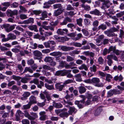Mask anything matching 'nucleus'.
I'll return each instance as SVG.
<instances>
[{
  "mask_svg": "<svg viewBox=\"0 0 124 124\" xmlns=\"http://www.w3.org/2000/svg\"><path fill=\"white\" fill-rule=\"evenodd\" d=\"M92 83H93L94 85L98 87L103 86V84L102 83H99L100 80L99 79L97 78H93L91 79Z\"/></svg>",
  "mask_w": 124,
  "mask_h": 124,
  "instance_id": "1",
  "label": "nucleus"
},
{
  "mask_svg": "<svg viewBox=\"0 0 124 124\" xmlns=\"http://www.w3.org/2000/svg\"><path fill=\"white\" fill-rule=\"evenodd\" d=\"M16 26V25H10L9 24H7L3 25L2 26L5 29L6 31L8 32L14 30Z\"/></svg>",
  "mask_w": 124,
  "mask_h": 124,
  "instance_id": "2",
  "label": "nucleus"
},
{
  "mask_svg": "<svg viewBox=\"0 0 124 124\" xmlns=\"http://www.w3.org/2000/svg\"><path fill=\"white\" fill-rule=\"evenodd\" d=\"M99 23V21L97 20H96L93 22L92 24L93 27L92 29L93 31L96 32L98 31L97 27L98 26Z\"/></svg>",
  "mask_w": 124,
  "mask_h": 124,
  "instance_id": "3",
  "label": "nucleus"
},
{
  "mask_svg": "<svg viewBox=\"0 0 124 124\" xmlns=\"http://www.w3.org/2000/svg\"><path fill=\"white\" fill-rule=\"evenodd\" d=\"M29 103L31 105L33 104H36L37 103L36 98L33 95L31 96L29 98Z\"/></svg>",
  "mask_w": 124,
  "mask_h": 124,
  "instance_id": "4",
  "label": "nucleus"
},
{
  "mask_svg": "<svg viewBox=\"0 0 124 124\" xmlns=\"http://www.w3.org/2000/svg\"><path fill=\"white\" fill-rule=\"evenodd\" d=\"M66 107H69V110L68 111V112L70 115H72L73 113H75L77 112V109L74 107H69L68 105H67Z\"/></svg>",
  "mask_w": 124,
  "mask_h": 124,
  "instance_id": "5",
  "label": "nucleus"
},
{
  "mask_svg": "<svg viewBox=\"0 0 124 124\" xmlns=\"http://www.w3.org/2000/svg\"><path fill=\"white\" fill-rule=\"evenodd\" d=\"M8 15L12 17L13 16L17 15L18 14V11L17 10H14L13 11L10 10H8L7 11Z\"/></svg>",
  "mask_w": 124,
  "mask_h": 124,
  "instance_id": "6",
  "label": "nucleus"
},
{
  "mask_svg": "<svg viewBox=\"0 0 124 124\" xmlns=\"http://www.w3.org/2000/svg\"><path fill=\"white\" fill-rule=\"evenodd\" d=\"M63 9L62 8H60L56 10H55L54 12V16H57L60 15L62 12Z\"/></svg>",
  "mask_w": 124,
  "mask_h": 124,
  "instance_id": "7",
  "label": "nucleus"
},
{
  "mask_svg": "<svg viewBox=\"0 0 124 124\" xmlns=\"http://www.w3.org/2000/svg\"><path fill=\"white\" fill-rule=\"evenodd\" d=\"M56 83L55 85L56 88L59 91H61L62 90L63 88L64 87V85H61V83Z\"/></svg>",
  "mask_w": 124,
  "mask_h": 124,
  "instance_id": "8",
  "label": "nucleus"
},
{
  "mask_svg": "<svg viewBox=\"0 0 124 124\" xmlns=\"http://www.w3.org/2000/svg\"><path fill=\"white\" fill-rule=\"evenodd\" d=\"M104 33L109 37H111L113 36H116V35L114 33H112L110 31V30L105 31H104Z\"/></svg>",
  "mask_w": 124,
  "mask_h": 124,
  "instance_id": "9",
  "label": "nucleus"
},
{
  "mask_svg": "<svg viewBox=\"0 0 124 124\" xmlns=\"http://www.w3.org/2000/svg\"><path fill=\"white\" fill-rule=\"evenodd\" d=\"M59 47L61 49L64 51H67L74 49L73 47H68L65 46H60Z\"/></svg>",
  "mask_w": 124,
  "mask_h": 124,
  "instance_id": "10",
  "label": "nucleus"
},
{
  "mask_svg": "<svg viewBox=\"0 0 124 124\" xmlns=\"http://www.w3.org/2000/svg\"><path fill=\"white\" fill-rule=\"evenodd\" d=\"M31 94L30 92H25L22 95L23 97L21 98V99L23 100L27 99V98L29 97Z\"/></svg>",
  "mask_w": 124,
  "mask_h": 124,
  "instance_id": "11",
  "label": "nucleus"
},
{
  "mask_svg": "<svg viewBox=\"0 0 124 124\" xmlns=\"http://www.w3.org/2000/svg\"><path fill=\"white\" fill-rule=\"evenodd\" d=\"M123 79V78L121 74H120L119 76L118 75L116 76L114 78V79L116 81L118 80L120 82L122 81Z\"/></svg>",
  "mask_w": 124,
  "mask_h": 124,
  "instance_id": "12",
  "label": "nucleus"
},
{
  "mask_svg": "<svg viewBox=\"0 0 124 124\" xmlns=\"http://www.w3.org/2000/svg\"><path fill=\"white\" fill-rule=\"evenodd\" d=\"M31 115L30 120H34L38 117V115L36 113L32 112L31 113Z\"/></svg>",
  "mask_w": 124,
  "mask_h": 124,
  "instance_id": "13",
  "label": "nucleus"
},
{
  "mask_svg": "<svg viewBox=\"0 0 124 124\" xmlns=\"http://www.w3.org/2000/svg\"><path fill=\"white\" fill-rule=\"evenodd\" d=\"M62 54V53L59 51L54 52L50 54V55H51L54 56H58L59 57H61Z\"/></svg>",
  "mask_w": 124,
  "mask_h": 124,
  "instance_id": "14",
  "label": "nucleus"
},
{
  "mask_svg": "<svg viewBox=\"0 0 124 124\" xmlns=\"http://www.w3.org/2000/svg\"><path fill=\"white\" fill-rule=\"evenodd\" d=\"M8 39L9 40H10L15 39L16 38V36L12 33H10L8 35Z\"/></svg>",
  "mask_w": 124,
  "mask_h": 124,
  "instance_id": "15",
  "label": "nucleus"
},
{
  "mask_svg": "<svg viewBox=\"0 0 124 124\" xmlns=\"http://www.w3.org/2000/svg\"><path fill=\"white\" fill-rule=\"evenodd\" d=\"M47 13L46 11H45L43 12L41 14L42 17L40 18V19L42 20H44L45 18L47 17Z\"/></svg>",
  "mask_w": 124,
  "mask_h": 124,
  "instance_id": "16",
  "label": "nucleus"
},
{
  "mask_svg": "<svg viewBox=\"0 0 124 124\" xmlns=\"http://www.w3.org/2000/svg\"><path fill=\"white\" fill-rule=\"evenodd\" d=\"M33 54L35 56L38 57H40L42 55V54L41 52L38 50L34 51Z\"/></svg>",
  "mask_w": 124,
  "mask_h": 124,
  "instance_id": "17",
  "label": "nucleus"
},
{
  "mask_svg": "<svg viewBox=\"0 0 124 124\" xmlns=\"http://www.w3.org/2000/svg\"><path fill=\"white\" fill-rule=\"evenodd\" d=\"M75 79L76 81L78 82H81L82 81L81 75L80 74H78L75 75Z\"/></svg>",
  "mask_w": 124,
  "mask_h": 124,
  "instance_id": "18",
  "label": "nucleus"
},
{
  "mask_svg": "<svg viewBox=\"0 0 124 124\" xmlns=\"http://www.w3.org/2000/svg\"><path fill=\"white\" fill-rule=\"evenodd\" d=\"M107 28L106 25L103 24H101L99 25L97 28L98 31V30L101 29L102 30H104L106 29Z\"/></svg>",
  "mask_w": 124,
  "mask_h": 124,
  "instance_id": "19",
  "label": "nucleus"
},
{
  "mask_svg": "<svg viewBox=\"0 0 124 124\" xmlns=\"http://www.w3.org/2000/svg\"><path fill=\"white\" fill-rule=\"evenodd\" d=\"M53 106L56 108H61L62 107V105L60 103H56L54 101L53 102Z\"/></svg>",
  "mask_w": 124,
  "mask_h": 124,
  "instance_id": "20",
  "label": "nucleus"
},
{
  "mask_svg": "<svg viewBox=\"0 0 124 124\" xmlns=\"http://www.w3.org/2000/svg\"><path fill=\"white\" fill-rule=\"evenodd\" d=\"M24 23L25 24L33 23L34 22V19L32 18H30L28 19L24 20Z\"/></svg>",
  "mask_w": 124,
  "mask_h": 124,
  "instance_id": "21",
  "label": "nucleus"
},
{
  "mask_svg": "<svg viewBox=\"0 0 124 124\" xmlns=\"http://www.w3.org/2000/svg\"><path fill=\"white\" fill-rule=\"evenodd\" d=\"M28 28L31 30H34L36 32H38V30L37 29V26L35 25L30 26L28 27Z\"/></svg>",
  "mask_w": 124,
  "mask_h": 124,
  "instance_id": "22",
  "label": "nucleus"
},
{
  "mask_svg": "<svg viewBox=\"0 0 124 124\" xmlns=\"http://www.w3.org/2000/svg\"><path fill=\"white\" fill-rule=\"evenodd\" d=\"M100 13L99 11L97 9H95L94 10L90 11L89 12V13L91 14L97 16L99 15Z\"/></svg>",
  "mask_w": 124,
  "mask_h": 124,
  "instance_id": "23",
  "label": "nucleus"
},
{
  "mask_svg": "<svg viewBox=\"0 0 124 124\" xmlns=\"http://www.w3.org/2000/svg\"><path fill=\"white\" fill-rule=\"evenodd\" d=\"M79 93L81 94L85 93L86 90V88L84 86H80L78 87Z\"/></svg>",
  "mask_w": 124,
  "mask_h": 124,
  "instance_id": "24",
  "label": "nucleus"
},
{
  "mask_svg": "<svg viewBox=\"0 0 124 124\" xmlns=\"http://www.w3.org/2000/svg\"><path fill=\"white\" fill-rule=\"evenodd\" d=\"M37 44L36 43H34L32 41L30 42V47L31 48L35 49L37 48Z\"/></svg>",
  "mask_w": 124,
  "mask_h": 124,
  "instance_id": "25",
  "label": "nucleus"
},
{
  "mask_svg": "<svg viewBox=\"0 0 124 124\" xmlns=\"http://www.w3.org/2000/svg\"><path fill=\"white\" fill-rule=\"evenodd\" d=\"M113 78L112 76L109 74H107L106 78V80L108 82H110L111 81V79Z\"/></svg>",
  "mask_w": 124,
  "mask_h": 124,
  "instance_id": "26",
  "label": "nucleus"
},
{
  "mask_svg": "<svg viewBox=\"0 0 124 124\" xmlns=\"http://www.w3.org/2000/svg\"><path fill=\"white\" fill-rule=\"evenodd\" d=\"M45 86L47 89L49 90H51L54 89L53 85H49L47 83H45Z\"/></svg>",
  "mask_w": 124,
  "mask_h": 124,
  "instance_id": "27",
  "label": "nucleus"
},
{
  "mask_svg": "<svg viewBox=\"0 0 124 124\" xmlns=\"http://www.w3.org/2000/svg\"><path fill=\"white\" fill-rule=\"evenodd\" d=\"M110 56L108 55L107 57V58L108 59V64L109 66H111L112 63H113V62Z\"/></svg>",
  "mask_w": 124,
  "mask_h": 124,
  "instance_id": "28",
  "label": "nucleus"
},
{
  "mask_svg": "<svg viewBox=\"0 0 124 124\" xmlns=\"http://www.w3.org/2000/svg\"><path fill=\"white\" fill-rule=\"evenodd\" d=\"M104 61V59L102 56L99 57L98 59V62L99 64H103Z\"/></svg>",
  "mask_w": 124,
  "mask_h": 124,
  "instance_id": "29",
  "label": "nucleus"
},
{
  "mask_svg": "<svg viewBox=\"0 0 124 124\" xmlns=\"http://www.w3.org/2000/svg\"><path fill=\"white\" fill-rule=\"evenodd\" d=\"M53 60L52 58L49 56L46 57L44 60V61L45 62H52Z\"/></svg>",
  "mask_w": 124,
  "mask_h": 124,
  "instance_id": "30",
  "label": "nucleus"
},
{
  "mask_svg": "<svg viewBox=\"0 0 124 124\" xmlns=\"http://www.w3.org/2000/svg\"><path fill=\"white\" fill-rule=\"evenodd\" d=\"M82 7L84 8V9L87 11L90 10L91 9L90 7L88 5H85L84 4H82L81 5Z\"/></svg>",
  "mask_w": 124,
  "mask_h": 124,
  "instance_id": "31",
  "label": "nucleus"
},
{
  "mask_svg": "<svg viewBox=\"0 0 124 124\" xmlns=\"http://www.w3.org/2000/svg\"><path fill=\"white\" fill-rule=\"evenodd\" d=\"M31 105L29 103L26 105H24L23 106L22 109L23 110H27L30 108Z\"/></svg>",
  "mask_w": 124,
  "mask_h": 124,
  "instance_id": "32",
  "label": "nucleus"
},
{
  "mask_svg": "<svg viewBox=\"0 0 124 124\" xmlns=\"http://www.w3.org/2000/svg\"><path fill=\"white\" fill-rule=\"evenodd\" d=\"M102 2L106 5L109 6V7L110 5H112V3L109 0H103Z\"/></svg>",
  "mask_w": 124,
  "mask_h": 124,
  "instance_id": "33",
  "label": "nucleus"
},
{
  "mask_svg": "<svg viewBox=\"0 0 124 124\" xmlns=\"http://www.w3.org/2000/svg\"><path fill=\"white\" fill-rule=\"evenodd\" d=\"M120 85L122 87H121L119 85H117V87L118 88V89L121 90H124V82H121Z\"/></svg>",
  "mask_w": 124,
  "mask_h": 124,
  "instance_id": "34",
  "label": "nucleus"
},
{
  "mask_svg": "<svg viewBox=\"0 0 124 124\" xmlns=\"http://www.w3.org/2000/svg\"><path fill=\"white\" fill-rule=\"evenodd\" d=\"M78 69L80 70H82L84 69L85 70H87L88 69L86 65L84 64H82L80 67H78Z\"/></svg>",
  "mask_w": 124,
  "mask_h": 124,
  "instance_id": "35",
  "label": "nucleus"
},
{
  "mask_svg": "<svg viewBox=\"0 0 124 124\" xmlns=\"http://www.w3.org/2000/svg\"><path fill=\"white\" fill-rule=\"evenodd\" d=\"M107 97H111L114 94L113 90H110L107 92Z\"/></svg>",
  "mask_w": 124,
  "mask_h": 124,
  "instance_id": "36",
  "label": "nucleus"
},
{
  "mask_svg": "<svg viewBox=\"0 0 124 124\" xmlns=\"http://www.w3.org/2000/svg\"><path fill=\"white\" fill-rule=\"evenodd\" d=\"M46 101V99H45L44 100L43 102L41 103H38L37 104L38 106L40 107H43L45 105Z\"/></svg>",
  "mask_w": 124,
  "mask_h": 124,
  "instance_id": "37",
  "label": "nucleus"
},
{
  "mask_svg": "<svg viewBox=\"0 0 124 124\" xmlns=\"http://www.w3.org/2000/svg\"><path fill=\"white\" fill-rule=\"evenodd\" d=\"M72 10V11H69V16L71 17H73L77 13V12L74 9V10Z\"/></svg>",
  "mask_w": 124,
  "mask_h": 124,
  "instance_id": "38",
  "label": "nucleus"
},
{
  "mask_svg": "<svg viewBox=\"0 0 124 124\" xmlns=\"http://www.w3.org/2000/svg\"><path fill=\"white\" fill-rule=\"evenodd\" d=\"M83 19L82 18H80L77 20V24L79 26H82V23Z\"/></svg>",
  "mask_w": 124,
  "mask_h": 124,
  "instance_id": "39",
  "label": "nucleus"
},
{
  "mask_svg": "<svg viewBox=\"0 0 124 124\" xmlns=\"http://www.w3.org/2000/svg\"><path fill=\"white\" fill-rule=\"evenodd\" d=\"M12 77V79L16 81H18L20 80L21 78V77L19 76H16L15 75H13Z\"/></svg>",
  "mask_w": 124,
  "mask_h": 124,
  "instance_id": "40",
  "label": "nucleus"
},
{
  "mask_svg": "<svg viewBox=\"0 0 124 124\" xmlns=\"http://www.w3.org/2000/svg\"><path fill=\"white\" fill-rule=\"evenodd\" d=\"M24 116H25L30 120L31 115H30L27 110H26L24 111Z\"/></svg>",
  "mask_w": 124,
  "mask_h": 124,
  "instance_id": "41",
  "label": "nucleus"
},
{
  "mask_svg": "<svg viewBox=\"0 0 124 124\" xmlns=\"http://www.w3.org/2000/svg\"><path fill=\"white\" fill-rule=\"evenodd\" d=\"M30 84L34 83L36 85L38 84L39 83V82L38 79H37L34 78L30 82Z\"/></svg>",
  "mask_w": 124,
  "mask_h": 124,
  "instance_id": "42",
  "label": "nucleus"
},
{
  "mask_svg": "<svg viewBox=\"0 0 124 124\" xmlns=\"http://www.w3.org/2000/svg\"><path fill=\"white\" fill-rule=\"evenodd\" d=\"M119 37L121 39L124 37V31L122 30L121 29L120 30Z\"/></svg>",
  "mask_w": 124,
  "mask_h": 124,
  "instance_id": "43",
  "label": "nucleus"
},
{
  "mask_svg": "<svg viewBox=\"0 0 124 124\" xmlns=\"http://www.w3.org/2000/svg\"><path fill=\"white\" fill-rule=\"evenodd\" d=\"M69 114L68 112H65L62 113L60 114L59 115V116L61 117H67L69 115Z\"/></svg>",
  "mask_w": 124,
  "mask_h": 124,
  "instance_id": "44",
  "label": "nucleus"
},
{
  "mask_svg": "<svg viewBox=\"0 0 124 124\" xmlns=\"http://www.w3.org/2000/svg\"><path fill=\"white\" fill-rule=\"evenodd\" d=\"M73 94H71L70 95L68 94H66L65 97V98L66 99H69L70 100H72L73 99Z\"/></svg>",
  "mask_w": 124,
  "mask_h": 124,
  "instance_id": "45",
  "label": "nucleus"
},
{
  "mask_svg": "<svg viewBox=\"0 0 124 124\" xmlns=\"http://www.w3.org/2000/svg\"><path fill=\"white\" fill-rule=\"evenodd\" d=\"M27 71H28L30 73H31L33 72V71L31 69L28 67H26L23 72V73H24Z\"/></svg>",
  "mask_w": 124,
  "mask_h": 124,
  "instance_id": "46",
  "label": "nucleus"
},
{
  "mask_svg": "<svg viewBox=\"0 0 124 124\" xmlns=\"http://www.w3.org/2000/svg\"><path fill=\"white\" fill-rule=\"evenodd\" d=\"M74 78L73 79H68L65 81L63 83L64 85L74 82Z\"/></svg>",
  "mask_w": 124,
  "mask_h": 124,
  "instance_id": "47",
  "label": "nucleus"
},
{
  "mask_svg": "<svg viewBox=\"0 0 124 124\" xmlns=\"http://www.w3.org/2000/svg\"><path fill=\"white\" fill-rule=\"evenodd\" d=\"M119 28V27H118L117 28H116L114 27H113L109 29V30L110 31L113 33L114 32L117 31H118Z\"/></svg>",
  "mask_w": 124,
  "mask_h": 124,
  "instance_id": "48",
  "label": "nucleus"
},
{
  "mask_svg": "<svg viewBox=\"0 0 124 124\" xmlns=\"http://www.w3.org/2000/svg\"><path fill=\"white\" fill-rule=\"evenodd\" d=\"M114 94H117L121 93H122V91L123 90H118L117 89H113Z\"/></svg>",
  "mask_w": 124,
  "mask_h": 124,
  "instance_id": "49",
  "label": "nucleus"
},
{
  "mask_svg": "<svg viewBox=\"0 0 124 124\" xmlns=\"http://www.w3.org/2000/svg\"><path fill=\"white\" fill-rule=\"evenodd\" d=\"M19 8L20 9V12L25 13L27 11V10L25 8L22 6H20Z\"/></svg>",
  "mask_w": 124,
  "mask_h": 124,
  "instance_id": "50",
  "label": "nucleus"
},
{
  "mask_svg": "<svg viewBox=\"0 0 124 124\" xmlns=\"http://www.w3.org/2000/svg\"><path fill=\"white\" fill-rule=\"evenodd\" d=\"M116 48L115 46H110L108 49V53H109L111 51H113L114 52Z\"/></svg>",
  "mask_w": 124,
  "mask_h": 124,
  "instance_id": "51",
  "label": "nucleus"
},
{
  "mask_svg": "<svg viewBox=\"0 0 124 124\" xmlns=\"http://www.w3.org/2000/svg\"><path fill=\"white\" fill-rule=\"evenodd\" d=\"M74 58L70 56L67 55V56L66 61L67 62L72 61L74 60Z\"/></svg>",
  "mask_w": 124,
  "mask_h": 124,
  "instance_id": "52",
  "label": "nucleus"
},
{
  "mask_svg": "<svg viewBox=\"0 0 124 124\" xmlns=\"http://www.w3.org/2000/svg\"><path fill=\"white\" fill-rule=\"evenodd\" d=\"M28 79L26 78H22L21 79V82L25 83H27L28 82Z\"/></svg>",
  "mask_w": 124,
  "mask_h": 124,
  "instance_id": "53",
  "label": "nucleus"
},
{
  "mask_svg": "<svg viewBox=\"0 0 124 124\" xmlns=\"http://www.w3.org/2000/svg\"><path fill=\"white\" fill-rule=\"evenodd\" d=\"M57 33L60 35H63L64 32L63 31L62 29H58L57 31Z\"/></svg>",
  "mask_w": 124,
  "mask_h": 124,
  "instance_id": "54",
  "label": "nucleus"
},
{
  "mask_svg": "<svg viewBox=\"0 0 124 124\" xmlns=\"http://www.w3.org/2000/svg\"><path fill=\"white\" fill-rule=\"evenodd\" d=\"M62 74H63V70H60L57 71L55 75L57 76H59L61 75V76H62Z\"/></svg>",
  "mask_w": 124,
  "mask_h": 124,
  "instance_id": "55",
  "label": "nucleus"
},
{
  "mask_svg": "<svg viewBox=\"0 0 124 124\" xmlns=\"http://www.w3.org/2000/svg\"><path fill=\"white\" fill-rule=\"evenodd\" d=\"M63 70V74H62V76H63L67 74H68L70 73V72L71 71V70Z\"/></svg>",
  "mask_w": 124,
  "mask_h": 124,
  "instance_id": "56",
  "label": "nucleus"
},
{
  "mask_svg": "<svg viewBox=\"0 0 124 124\" xmlns=\"http://www.w3.org/2000/svg\"><path fill=\"white\" fill-rule=\"evenodd\" d=\"M3 94L5 95H9L11 94L12 92L10 90H5L3 92Z\"/></svg>",
  "mask_w": 124,
  "mask_h": 124,
  "instance_id": "57",
  "label": "nucleus"
},
{
  "mask_svg": "<svg viewBox=\"0 0 124 124\" xmlns=\"http://www.w3.org/2000/svg\"><path fill=\"white\" fill-rule=\"evenodd\" d=\"M85 24L86 26H88L90 24V20L87 19H84Z\"/></svg>",
  "mask_w": 124,
  "mask_h": 124,
  "instance_id": "58",
  "label": "nucleus"
},
{
  "mask_svg": "<svg viewBox=\"0 0 124 124\" xmlns=\"http://www.w3.org/2000/svg\"><path fill=\"white\" fill-rule=\"evenodd\" d=\"M90 69L91 71L95 72L96 71V67L95 65H93L92 67H90Z\"/></svg>",
  "mask_w": 124,
  "mask_h": 124,
  "instance_id": "59",
  "label": "nucleus"
},
{
  "mask_svg": "<svg viewBox=\"0 0 124 124\" xmlns=\"http://www.w3.org/2000/svg\"><path fill=\"white\" fill-rule=\"evenodd\" d=\"M53 7L55 9L58 8H62L61 4H54L53 5Z\"/></svg>",
  "mask_w": 124,
  "mask_h": 124,
  "instance_id": "60",
  "label": "nucleus"
},
{
  "mask_svg": "<svg viewBox=\"0 0 124 124\" xmlns=\"http://www.w3.org/2000/svg\"><path fill=\"white\" fill-rule=\"evenodd\" d=\"M23 124H30L29 121L27 119H23L22 121Z\"/></svg>",
  "mask_w": 124,
  "mask_h": 124,
  "instance_id": "61",
  "label": "nucleus"
},
{
  "mask_svg": "<svg viewBox=\"0 0 124 124\" xmlns=\"http://www.w3.org/2000/svg\"><path fill=\"white\" fill-rule=\"evenodd\" d=\"M82 37V34L80 33L77 35V37L74 39V40L75 41L78 40L80 39Z\"/></svg>",
  "mask_w": 124,
  "mask_h": 124,
  "instance_id": "62",
  "label": "nucleus"
},
{
  "mask_svg": "<svg viewBox=\"0 0 124 124\" xmlns=\"http://www.w3.org/2000/svg\"><path fill=\"white\" fill-rule=\"evenodd\" d=\"M32 12L33 14L36 15H38L41 13V11L39 10H34Z\"/></svg>",
  "mask_w": 124,
  "mask_h": 124,
  "instance_id": "63",
  "label": "nucleus"
},
{
  "mask_svg": "<svg viewBox=\"0 0 124 124\" xmlns=\"http://www.w3.org/2000/svg\"><path fill=\"white\" fill-rule=\"evenodd\" d=\"M124 15V11H122L116 14V16L118 17H120Z\"/></svg>",
  "mask_w": 124,
  "mask_h": 124,
  "instance_id": "64",
  "label": "nucleus"
}]
</instances>
